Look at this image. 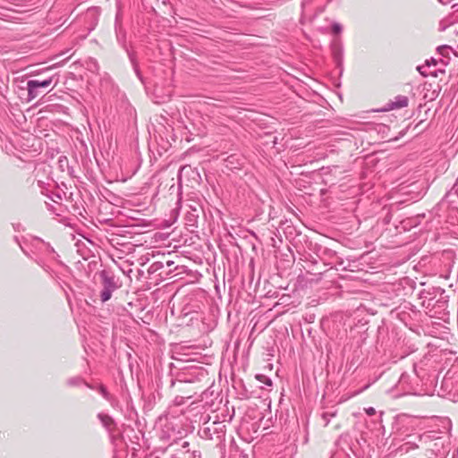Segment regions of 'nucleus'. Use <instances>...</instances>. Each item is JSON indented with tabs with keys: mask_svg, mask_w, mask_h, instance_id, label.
Instances as JSON below:
<instances>
[{
	"mask_svg": "<svg viewBox=\"0 0 458 458\" xmlns=\"http://www.w3.org/2000/svg\"><path fill=\"white\" fill-rule=\"evenodd\" d=\"M200 175L199 172L191 165H183L178 173V184L182 191L183 186L193 188L194 185L199 184Z\"/></svg>",
	"mask_w": 458,
	"mask_h": 458,
	"instance_id": "1",
	"label": "nucleus"
},
{
	"mask_svg": "<svg viewBox=\"0 0 458 458\" xmlns=\"http://www.w3.org/2000/svg\"><path fill=\"white\" fill-rule=\"evenodd\" d=\"M437 50L439 53V55L443 56H448L450 52H453V47L448 45H443L439 46Z\"/></svg>",
	"mask_w": 458,
	"mask_h": 458,
	"instance_id": "7",
	"label": "nucleus"
},
{
	"mask_svg": "<svg viewBox=\"0 0 458 458\" xmlns=\"http://www.w3.org/2000/svg\"><path fill=\"white\" fill-rule=\"evenodd\" d=\"M443 30L446 31L447 37L454 43L453 53L458 57V23L451 24L447 27L443 28Z\"/></svg>",
	"mask_w": 458,
	"mask_h": 458,
	"instance_id": "3",
	"label": "nucleus"
},
{
	"mask_svg": "<svg viewBox=\"0 0 458 458\" xmlns=\"http://www.w3.org/2000/svg\"><path fill=\"white\" fill-rule=\"evenodd\" d=\"M256 378L260 381L261 383H264L267 386H271L272 385V381L270 378H268L267 376L263 375V374H257L256 375Z\"/></svg>",
	"mask_w": 458,
	"mask_h": 458,
	"instance_id": "8",
	"label": "nucleus"
},
{
	"mask_svg": "<svg viewBox=\"0 0 458 458\" xmlns=\"http://www.w3.org/2000/svg\"><path fill=\"white\" fill-rule=\"evenodd\" d=\"M430 64L428 61L426 62L425 64L423 65H420V66H418L417 67V70L419 71V72L424 76V77H427L428 75H436L435 72H429L428 71V68L429 67Z\"/></svg>",
	"mask_w": 458,
	"mask_h": 458,
	"instance_id": "6",
	"label": "nucleus"
},
{
	"mask_svg": "<svg viewBox=\"0 0 458 458\" xmlns=\"http://www.w3.org/2000/svg\"><path fill=\"white\" fill-rule=\"evenodd\" d=\"M408 105V98L404 96H398L395 98V100L389 103V108L388 109H394V108H401L407 106Z\"/></svg>",
	"mask_w": 458,
	"mask_h": 458,
	"instance_id": "5",
	"label": "nucleus"
},
{
	"mask_svg": "<svg viewBox=\"0 0 458 458\" xmlns=\"http://www.w3.org/2000/svg\"><path fill=\"white\" fill-rule=\"evenodd\" d=\"M332 30H333L334 33L339 34L342 31V26L339 23L335 22L332 25Z\"/></svg>",
	"mask_w": 458,
	"mask_h": 458,
	"instance_id": "10",
	"label": "nucleus"
},
{
	"mask_svg": "<svg viewBox=\"0 0 458 458\" xmlns=\"http://www.w3.org/2000/svg\"><path fill=\"white\" fill-rule=\"evenodd\" d=\"M53 78L50 77L42 81L38 80H30L27 82L28 97L30 100L36 98L39 95L40 88H47L51 85Z\"/></svg>",
	"mask_w": 458,
	"mask_h": 458,
	"instance_id": "2",
	"label": "nucleus"
},
{
	"mask_svg": "<svg viewBox=\"0 0 458 458\" xmlns=\"http://www.w3.org/2000/svg\"><path fill=\"white\" fill-rule=\"evenodd\" d=\"M332 53L336 62H340L343 55V47L338 39H335L332 43Z\"/></svg>",
	"mask_w": 458,
	"mask_h": 458,
	"instance_id": "4",
	"label": "nucleus"
},
{
	"mask_svg": "<svg viewBox=\"0 0 458 458\" xmlns=\"http://www.w3.org/2000/svg\"><path fill=\"white\" fill-rule=\"evenodd\" d=\"M365 411L366 413L369 415V416H372L376 413V411L373 407H369V408H367L365 409Z\"/></svg>",
	"mask_w": 458,
	"mask_h": 458,
	"instance_id": "11",
	"label": "nucleus"
},
{
	"mask_svg": "<svg viewBox=\"0 0 458 458\" xmlns=\"http://www.w3.org/2000/svg\"><path fill=\"white\" fill-rule=\"evenodd\" d=\"M452 191H454L458 195V177H457V180H456Z\"/></svg>",
	"mask_w": 458,
	"mask_h": 458,
	"instance_id": "12",
	"label": "nucleus"
},
{
	"mask_svg": "<svg viewBox=\"0 0 458 458\" xmlns=\"http://www.w3.org/2000/svg\"><path fill=\"white\" fill-rule=\"evenodd\" d=\"M110 298H111V292L109 290L106 289L101 293V301L103 302L108 301Z\"/></svg>",
	"mask_w": 458,
	"mask_h": 458,
	"instance_id": "9",
	"label": "nucleus"
}]
</instances>
